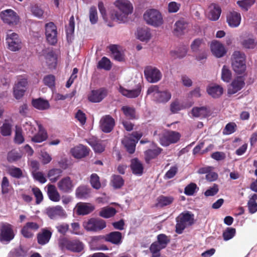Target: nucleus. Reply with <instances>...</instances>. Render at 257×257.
<instances>
[{
	"label": "nucleus",
	"instance_id": "a19ab883",
	"mask_svg": "<svg viewBox=\"0 0 257 257\" xmlns=\"http://www.w3.org/2000/svg\"><path fill=\"white\" fill-rule=\"evenodd\" d=\"M191 48L193 52L196 53L206 49L203 40L200 39H195L191 45Z\"/></svg>",
	"mask_w": 257,
	"mask_h": 257
},
{
	"label": "nucleus",
	"instance_id": "0e129e2a",
	"mask_svg": "<svg viewBox=\"0 0 257 257\" xmlns=\"http://www.w3.org/2000/svg\"><path fill=\"white\" fill-rule=\"evenodd\" d=\"M236 125L234 122L228 123L223 130V134L224 135H230L235 132Z\"/></svg>",
	"mask_w": 257,
	"mask_h": 257
},
{
	"label": "nucleus",
	"instance_id": "f704fd0d",
	"mask_svg": "<svg viewBox=\"0 0 257 257\" xmlns=\"http://www.w3.org/2000/svg\"><path fill=\"white\" fill-rule=\"evenodd\" d=\"M221 8L217 5H212L210 7L208 18L212 21L217 20L221 14Z\"/></svg>",
	"mask_w": 257,
	"mask_h": 257
},
{
	"label": "nucleus",
	"instance_id": "de8ad7c7",
	"mask_svg": "<svg viewBox=\"0 0 257 257\" xmlns=\"http://www.w3.org/2000/svg\"><path fill=\"white\" fill-rule=\"evenodd\" d=\"M157 242L162 247L165 248L167 246L168 244L170 242V236L166 235L165 234L161 233L157 235Z\"/></svg>",
	"mask_w": 257,
	"mask_h": 257
},
{
	"label": "nucleus",
	"instance_id": "8fccbe9b",
	"mask_svg": "<svg viewBox=\"0 0 257 257\" xmlns=\"http://www.w3.org/2000/svg\"><path fill=\"white\" fill-rule=\"evenodd\" d=\"M89 192V190L85 186H80L76 190V195L80 199L85 198L88 196Z\"/></svg>",
	"mask_w": 257,
	"mask_h": 257
},
{
	"label": "nucleus",
	"instance_id": "a211bd4d",
	"mask_svg": "<svg viewBox=\"0 0 257 257\" xmlns=\"http://www.w3.org/2000/svg\"><path fill=\"white\" fill-rule=\"evenodd\" d=\"M188 31V23L184 19H181L175 23L173 33L175 35H183Z\"/></svg>",
	"mask_w": 257,
	"mask_h": 257
},
{
	"label": "nucleus",
	"instance_id": "1a4fd4ad",
	"mask_svg": "<svg viewBox=\"0 0 257 257\" xmlns=\"http://www.w3.org/2000/svg\"><path fill=\"white\" fill-rule=\"evenodd\" d=\"M8 49L11 51H20L22 48V42L18 34L16 33L7 34L6 37Z\"/></svg>",
	"mask_w": 257,
	"mask_h": 257
},
{
	"label": "nucleus",
	"instance_id": "c03bdc74",
	"mask_svg": "<svg viewBox=\"0 0 257 257\" xmlns=\"http://www.w3.org/2000/svg\"><path fill=\"white\" fill-rule=\"evenodd\" d=\"M97 67L98 69L109 70L111 68V62L107 57H103L98 62Z\"/></svg>",
	"mask_w": 257,
	"mask_h": 257
},
{
	"label": "nucleus",
	"instance_id": "ea45409f",
	"mask_svg": "<svg viewBox=\"0 0 257 257\" xmlns=\"http://www.w3.org/2000/svg\"><path fill=\"white\" fill-rule=\"evenodd\" d=\"M13 190L8 177L4 176L1 182V192L3 195L7 194Z\"/></svg>",
	"mask_w": 257,
	"mask_h": 257
},
{
	"label": "nucleus",
	"instance_id": "3c124183",
	"mask_svg": "<svg viewBox=\"0 0 257 257\" xmlns=\"http://www.w3.org/2000/svg\"><path fill=\"white\" fill-rule=\"evenodd\" d=\"M231 77L232 74L230 70L226 65H224L221 71V79L224 82H229Z\"/></svg>",
	"mask_w": 257,
	"mask_h": 257
},
{
	"label": "nucleus",
	"instance_id": "0eeeda50",
	"mask_svg": "<svg viewBox=\"0 0 257 257\" xmlns=\"http://www.w3.org/2000/svg\"><path fill=\"white\" fill-rule=\"evenodd\" d=\"M13 226L8 222L0 224V241L2 242H10L15 237Z\"/></svg>",
	"mask_w": 257,
	"mask_h": 257
},
{
	"label": "nucleus",
	"instance_id": "a18cd8bd",
	"mask_svg": "<svg viewBox=\"0 0 257 257\" xmlns=\"http://www.w3.org/2000/svg\"><path fill=\"white\" fill-rule=\"evenodd\" d=\"M124 180L119 175H113L112 176L111 183L114 189H119L124 185Z\"/></svg>",
	"mask_w": 257,
	"mask_h": 257
},
{
	"label": "nucleus",
	"instance_id": "338daca9",
	"mask_svg": "<svg viewBox=\"0 0 257 257\" xmlns=\"http://www.w3.org/2000/svg\"><path fill=\"white\" fill-rule=\"evenodd\" d=\"M12 132V125L8 123H4L1 127V133L4 136L11 135Z\"/></svg>",
	"mask_w": 257,
	"mask_h": 257
},
{
	"label": "nucleus",
	"instance_id": "c9c22d12",
	"mask_svg": "<svg viewBox=\"0 0 257 257\" xmlns=\"http://www.w3.org/2000/svg\"><path fill=\"white\" fill-rule=\"evenodd\" d=\"M122 143L130 154H132L135 152L136 144L135 139L125 138L122 140Z\"/></svg>",
	"mask_w": 257,
	"mask_h": 257
},
{
	"label": "nucleus",
	"instance_id": "774afa93",
	"mask_svg": "<svg viewBox=\"0 0 257 257\" xmlns=\"http://www.w3.org/2000/svg\"><path fill=\"white\" fill-rule=\"evenodd\" d=\"M255 2V0H242L238 1L237 4L239 7L244 9L245 11H247L248 9Z\"/></svg>",
	"mask_w": 257,
	"mask_h": 257
},
{
	"label": "nucleus",
	"instance_id": "72a5a7b5",
	"mask_svg": "<svg viewBox=\"0 0 257 257\" xmlns=\"http://www.w3.org/2000/svg\"><path fill=\"white\" fill-rule=\"evenodd\" d=\"M174 201V198L172 196L160 195L157 199L156 206L160 207H164L170 205Z\"/></svg>",
	"mask_w": 257,
	"mask_h": 257
},
{
	"label": "nucleus",
	"instance_id": "f03ea898",
	"mask_svg": "<svg viewBox=\"0 0 257 257\" xmlns=\"http://www.w3.org/2000/svg\"><path fill=\"white\" fill-rule=\"evenodd\" d=\"M175 231L181 234L187 226H191L194 223V215L190 211L182 212L176 218Z\"/></svg>",
	"mask_w": 257,
	"mask_h": 257
},
{
	"label": "nucleus",
	"instance_id": "cd10ccee",
	"mask_svg": "<svg viewBox=\"0 0 257 257\" xmlns=\"http://www.w3.org/2000/svg\"><path fill=\"white\" fill-rule=\"evenodd\" d=\"M94 209V207L90 204L86 203H79L77 205V213L79 215H86Z\"/></svg>",
	"mask_w": 257,
	"mask_h": 257
},
{
	"label": "nucleus",
	"instance_id": "864d4df0",
	"mask_svg": "<svg viewBox=\"0 0 257 257\" xmlns=\"http://www.w3.org/2000/svg\"><path fill=\"white\" fill-rule=\"evenodd\" d=\"M74 17L73 16H72L69 19L68 26L66 27V33L67 38H68L69 37H71V35L74 33Z\"/></svg>",
	"mask_w": 257,
	"mask_h": 257
},
{
	"label": "nucleus",
	"instance_id": "b1692460",
	"mask_svg": "<svg viewBox=\"0 0 257 257\" xmlns=\"http://www.w3.org/2000/svg\"><path fill=\"white\" fill-rule=\"evenodd\" d=\"M38 132L32 138L31 141L35 143H41L46 141L48 137L47 132L43 126L38 123Z\"/></svg>",
	"mask_w": 257,
	"mask_h": 257
},
{
	"label": "nucleus",
	"instance_id": "bf43d9fd",
	"mask_svg": "<svg viewBox=\"0 0 257 257\" xmlns=\"http://www.w3.org/2000/svg\"><path fill=\"white\" fill-rule=\"evenodd\" d=\"M198 188L194 183H191L188 184L184 189V193L188 196L193 195L197 191Z\"/></svg>",
	"mask_w": 257,
	"mask_h": 257
},
{
	"label": "nucleus",
	"instance_id": "aec40b11",
	"mask_svg": "<svg viewBox=\"0 0 257 257\" xmlns=\"http://www.w3.org/2000/svg\"><path fill=\"white\" fill-rule=\"evenodd\" d=\"M226 20L230 27H237L240 23L241 15L240 13L235 11L229 12L227 15Z\"/></svg>",
	"mask_w": 257,
	"mask_h": 257
},
{
	"label": "nucleus",
	"instance_id": "6e6552de",
	"mask_svg": "<svg viewBox=\"0 0 257 257\" xmlns=\"http://www.w3.org/2000/svg\"><path fill=\"white\" fill-rule=\"evenodd\" d=\"M179 133L173 131H165L160 137V143L163 146H168L177 143L180 139Z\"/></svg>",
	"mask_w": 257,
	"mask_h": 257
},
{
	"label": "nucleus",
	"instance_id": "ddd939ff",
	"mask_svg": "<svg viewBox=\"0 0 257 257\" xmlns=\"http://www.w3.org/2000/svg\"><path fill=\"white\" fill-rule=\"evenodd\" d=\"M115 125L114 119L109 115L102 117L100 120V128L105 133L111 132Z\"/></svg>",
	"mask_w": 257,
	"mask_h": 257
},
{
	"label": "nucleus",
	"instance_id": "4be33fe9",
	"mask_svg": "<svg viewBox=\"0 0 257 257\" xmlns=\"http://www.w3.org/2000/svg\"><path fill=\"white\" fill-rule=\"evenodd\" d=\"M142 90V86L139 83L137 86L136 88L134 89L128 90L123 88L122 86H120L119 88V91L123 95L128 98H136L138 97L141 94Z\"/></svg>",
	"mask_w": 257,
	"mask_h": 257
},
{
	"label": "nucleus",
	"instance_id": "37998d69",
	"mask_svg": "<svg viewBox=\"0 0 257 257\" xmlns=\"http://www.w3.org/2000/svg\"><path fill=\"white\" fill-rule=\"evenodd\" d=\"M62 173V170L61 169L53 168L48 171L47 177L52 183H55L58 180Z\"/></svg>",
	"mask_w": 257,
	"mask_h": 257
},
{
	"label": "nucleus",
	"instance_id": "393cba45",
	"mask_svg": "<svg viewBox=\"0 0 257 257\" xmlns=\"http://www.w3.org/2000/svg\"><path fill=\"white\" fill-rule=\"evenodd\" d=\"M210 49L212 54L217 58L223 57L226 52L223 45L217 41L211 43Z\"/></svg>",
	"mask_w": 257,
	"mask_h": 257
},
{
	"label": "nucleus",
	"instance_id": "4468645a",
	"mask_svg": "<svg viewBox=\"0 0 257 257\" xmlns=\"http://www.w3.org/2000/svg\"><path fill=\"white\" fill-rule=\"evenodd\" d=\"M46 214L52 219L66 217V213L62 206L57 205L46 209Z\"/></svg>",
	"mask_w": 257,
	"mask_h": 257
},
{
	"label": "nucleus",
	"instance_id": "9d476101",
	"mask_svg": "<svg viewBox=\"0 0 257 257\" xmlns=\"http://www.w3.org/2000/svg\"><path fill=\"white\" fill-rule=\"evenodd\" d=\"M144 75L147 80L150 83H156L162 78V73L156 67L148 66L145 67Z\"/></svg>",
	"mask_w": 257,
	"mask_h": 257
},
{
	"label": "nucleus",
	"instance_id": "20e7f679",
	"mask_svg": "<svg viewBox=\"0 0 257 257\" xmlns=\"http://www.w3.org/2000/svg\"><path fill=\"white\" fill-rule=\"evenodd\" d=\"M0 18L4 24L12 27L17 25L20 20V18L18 14L12 9H7L1 11Z\"/></svg>",
	"mask_w": 257,
	"mask_h": 257
},
{
	"label": "nucleus",
	"instance_id": "680f3d73",
	"mask_svg": "<svg viewBox=\"0 0 257 257\" xmlns=\"http://www.w3.org/2000/svg\"><path fill=\"white\" fill-rule=\"evenodd\" d=\"M32 191L36 198V203L39 204L43 200V196L41 191L38 187L33 188Z\"/></svg>",
	"mask_w": 257,
	"mask_h": 257
},
{
	"label": "nucleus",
	"instance_id": "e433bc0d",
	"mask_svg": "<svg viewBox=\"0 0 257 257\" xmlns=\"http://www.w3.org/2000/svg\"><path fill=\"white\" fill-rule=\"evenodd\" d=\"M46 63L49 68H55L57 65V57L53 51H49L45 56Z\"/></svg>",
	"mask_w": 257,
	"mask_h": 257
},
{
	"label": "nucleus",
	"instance_id": "7ed1b4c3",
	"mask_svg": "<svg viewBox=\"0 0 257 257\" xmlns=\"http://www.w3.org/2000/svg\"><path fill=\"white\" fill-rule=\"evenodd\" d=\"M153 94V99L157 103H166L171 98V94L168 91L159 90L157 85L150 87L147 90V94Z\"/></svg>",
	"mask_w": 257,
	"mask_h": 257
},
{
	"label": "nucleus",
	"instance_id": "4c0bfd02",
	"mask_svg": "<svg viewBox=\"0 0 257 257\" xmlns=\"http://www.w3.org/2000/svg\"><path fill=\"white\" fill-rule=\"evenodd\" d=\"M208 93L214 98L220 96L223 92V88L218 85L210 86L207 89Z\"/></svg>",
	"mask_w": 257,
	"mask_h": 257
},
{
	"label": "nucleus",
	"instance_id": "09e8293b",
	"mask_svg": "<svg viewBox=\"0 0 257 257\" xmlns=\"http://www.w3.org/2000/svg\"><path fill=\"white\" fill-rule=\"evenodd\" d=\"M232 67L234 72L238 74H241L246 70V65L245 62L239 63L237 61L232 62Z\"/></svg>",
	"mask_w": 257,
	"mask_h": 257
},
{
	"label": "nucleus",
	"instance_id": "9b49d317",
	"mask_svg": "<svg viewBox=\"0 0 257 257\" xmlns=\"http://www.w3.org/2000/svg\"><path fill=\"white\" fill-rule=\"evenodd\" d=\"M45 35L48 42L51 45H55L57 42V27L53 22L45 25Z\"/></svg>",
	"mask_w": 257,
	"mask_h": 257
},
{
	"label": "nucleus",
	"instance_id": "c756f323",
	"mask_svg": "<svg viewBox=\"0 0 257 257\" xmlns=\"http://www.w3.org/2000/svg\"><path fill=\"white\" fill-rule=\"evenodd\" d=\"M87 143L92 147L96 153H102L105 150L104 146L96 138L92 137L88 139Z\"/></svg>",
	"mask_w": 257,
	"mask_h": 257
},
{
	"label": "nucleus",
	"instance_id": "5fc2aeb1",
	"mask_svg": "<svg viewBox=\"0 0 257 257\" xmlns=\"http://www.w3.org/2000/svg\"><path fill=\"white\" fill-rule=\"evenodd\" d=\"M236 233V229L232 227H227L223 232V239L228 240L234 237Z\"/></svg>",
	"mask_w": 257,
	"mask_h": 257
},
{
	"label": "nucleus",
	"instance_id": "dca6fc26",
	"mask_svg": "<svg viewBox=\"0 0 257 257\" xmlns=\"http://www.w3.org/2000/svg\"><path fill=\"white\" fill-rule=\"evenodd\" d=\"M59 189L63 193L71 192L74 187L72 180L70 177L63 178L57 184Z\"/></svg>",
	"mask_w": 257,
	"mask_h": 257
},
{
	"label": "nucleus",
	"instance_id": "49530a36",
	"mask_svg": "<svg viewBox=\"0 0 257 257\" xmlns=\"http://www.w3.org/2000/svg\"><path fill=\"white\" fill-rule=\"evenodd\" d=\"M241 44L243 48L245 49H253L256 47L257 43L255 39L251 38H247L241 42Z\"/></svg>",
	"mask_w": 257,
	"mask_h": 257
},
{
	"label": "nucleus",
	"instance_id": "c85d7f7f",
	"mask_svg": "<svg viewBox=\"0 0 257 257\" xmlns=\"http://www.w3.org/2000/svg\"><path fill=\"white\" fill-rule=\"evenodd\" d=\"M47 195L49 198L53 202H58L60 200V195L54 185H47Z\"/></svg>",
	"mask_w": 257,
	"mask_h": 257
},
{
	"label": "nucleus",
	"instance_id": "f3484780",
	"mask_svg": "<svg viewBox=\"0 0 257 257\" xmlns=\"http://www.w3.org/2000/svg\"><path fill=\"white\" fill-rule=\"evenodd\" d=\"M244 79L242 76L236 77L231 82L228 89V93L230 94H235L240 90L244 86Z\"/></svg>",
	"mask_w": 257,
	"mask_h": 257
},
{
	"label": "nucleus",
	"instance_id": "2f4dec72",
	"mask_svg": "<svg viewBox=\"0 0 257 257\" xmlns=\"http://www.w3.org/2000/svg\"><path fill=\"white\" fill-rule=\"evenodd\" d=\"M137 38L142 42H148L151 37L150 30L148 28H141L137 30Z\"/></svg>",
	"mask_w": 257,
	"mask_h": 257
},
{
	"label": "nucleus",
	"instance_id": "f8f14e48",
	"mask_svg": "<svg viewBox=\"0 0 257 257\" xmlns=\"http://www.w3.org/2000/svg\"><path fill=\"white\" fill-rule=\"evenodd\" d=\"M108 94V90L104 87L93 90L88 95V100L93 103L101 102Z\"/></svg>",
	"mask_w": 257,
	"mask_h": 257
},
{
	"label": "nucleus",
	"instance_id": "58836bf2",
	"mask_svg": "<svg viewBox=\"0 0 257 257\" xmlns=\"http://www.w3.org/2000/svg\"><path fill=\"white\" fill-rule=\"evenodd\" d=\"M116 213V210L114 208L112 207H106L101 209L99 213V215L103 218H108L114 216Z\"/></svg>",
	"mask_w": 257,
	"mask_h": 257
},
{
	"label": "nucleus",
	"instance_id": "13d9d810",
	"mask_svg": "<svg viewBox=\"0 0 257 257\" xmlns=\"http://www.w3.org/2000/svg\"><path fill=\"white\" fill-rule=\"evenodd\" d=\"M44 84L50 88H52L55 86V77L52 74H49L45 76L43 78Z\"/></svg>",
	"mask_w": 257,
	"mask_h": 257
},
{
	"label": "nucleus",
	"instance_id": "4d7b16f0",
	"mask_svg": "<svg viewBox=\"0 0 257 257\" xmlns=\"http://www.w3.org/2000/svg\"><path fill=\"white\" fill-rule=\"evenodd\" d=\"M8 173L12 177L18 179L22 178L23 176L21 169L16 167L10 168L8 170Z\"/></svg>",
	"mask_w": 257,
	"mask_h": 257
},
{
	"label": "nucleus",
	"instance_id": "79ce46f5",
	"mask_svg": "<svg viewBox=\"0 0 257 257\" xmlns=\"http://www.w3.org/2000/svg\"><path fill=\"white\" fill-rule=\"evenodd\" d=\"M113 57L115 60L122 61L124 60L123 55L118 50V46L116 45H111L109 47Z\"/></svg>",
	"mask_w": 257,
	"mask_h": 257
},
{
	"label": "nucleus",
	"instance_id": "2eb2a0df",
	"mask_svg": "<svg viewBox=\"0 0 257 257\" xmlns=\"http://www.w3.org/2000/svg\"><path fill=\"white\" fill-rule=\"evenodd\" d=\"M99 237L104 239L107 242L118 245L122 242V235L120 232L115 231H112L105 236H99Z\"/></svg>",
	"mask_w": 257,
	"mask_h": 257
},
{
	"label": "nucleus",
	"instance_id": "e2e57ef3",
	"mask_svg": "<svg viewBox=\"0 0 257 257\" xmlns=\"http://www.w3.org/2000/svg\"><path fill=\"white\" fill-rule=\"evenodd\" d=\"M184 108V105L181 104L178 100H175L170 104V110L172 112H175L180 111Z\"/></svg>",
	"mask_w": 257,
	"mask_h": 257
},
{
	"label": "nucleus",
	"instance_id": "7c9ffc66",
	"mask_svg": "<svg viewBox=\"0 0 257 257\" xmlns=\"http://www.w3.org/2000/svg\"><path fill=\"white\" fill-rule=\"evenodd\" d=\"M32 105L39 110H46L50 107L49 101L42 98L33 99L32 101Z\"/></svg>",
	"mask_w": 257,
	"mask_h": 257
},
{
	"label": "nucleus",
	"instance_id": "39448f33",
	"mask_svg": "<svg viewBox=\"0 0 257 257\" xmlns=\"http://www.w3.org/2000/svg\"><path fill=\"white\" fill-rule=\"evenodd\" d=\"M144 19L148 24L154 27H159L163 23L161 14L155 9L147 10L144 14Z\"/></svg>",
	"mask_w": 257,
	"mask_h": 257
},
{
	"label": "nucleus",
	"instance_id": "423d86ee",
	"mask_svg": "<svg viewBox=\"0 0 257 257\" xmlns=\"http://www.w3.org/2000/svg\"><path fill=\"white\" fill-rule=\"evenodd\" d=\"M83 226L88 231L98 232L106 227V222L101 219L91 218L83 222Z\"/></svg>",
	"mask_w": 257,
	"mask_h": 257
},
{
	"label": "nucleus",
	"instance_id": "69168bd1",
	"mask_svg": "<svg viewBox=\"0 0 257 257\" xmlns=\"http://www.w3.org/2000/svg\"><path fill=\"white\" fill-rule=\"evenodd\" d=\"M21 158V156L17 152L12 151L8 153L7 160L8 162L12 163L18 161Z\"/></svg>",
	"mask_w": 257,
	"mask_h": 257
},
{
	"label": "nucleus",
	"instance_id": "a878e982",
	"mask_svg": "<svg viewBox=\"0 0 257 257\" xmlns=\"http://www.w3.org/2000/svg\"><path fill=\"white\" fill-rule=\"evenodd\" d=\"M52 233L46 228H43L42 232L37 234V238L38 243L40 245L47 243L51 236Z\"/></svg>",
	"mask_w": 257,
	"mask_h": 257
},
{
	"label": "nucleus",
	"instance_id": "412c9836",
	"mask_svg": "<svg viewBox=\"0 0 257 257\" xmlns=\"http://www.w3.org/2000/svg\"><path fill=\"white\" fill-rule=\"evenodd\" d=\"M89 151V149L87 147L82 145H79L72 149L71 152L74 158L81 159L88 156Z\"/></svg>",
	"mask_w": 257,
	"mask_h": 257
},
{
	"label": "nucleus",
	"instance_id": "bb28decb",
	"mask_svg": "<svg viewBox=\"0 0 257 257\" xmlns=\"http://www.w3.org/2000/svg\"><path fill=\"white\" fill-rule=\"evenodd\" d=\"M130 167L134 174L139 176L142 175L144 167L138 159L134 158L131 160Z\"/></svg>",
	"mask_w": 257,
	"mask_h": 257
},
{
	"label": "nucleus",
	"instance_id": "6e6d98bb",
	"mask_svg": "<svg viewBox=\"0 0 257 257\" xmlns=\"http://www.w3.org/2000/svg\"><path fill=\"white\" fill-rule=\"evenodd\" d=\"M245 54L239 51H234L232 55V62L237 61V62H245Z\"/></svg>",
	"mask_w": 257,
	"mask_h": 257
},
{
	"label": "nucleus",
	"instance_id": "052dcab7",
	"mask_svg": "<svg viewBox=\"0 0 257 257\" xmlns=\"http://www.w3.org/2000/svg\"><path fill=\"white\" fill-rule=\"evenodd\" d=\"M89 17L90 22L92 24H95L97 22V11L95 7H92L90 8Z\"/></svg>",
	"mask_w": 257,
	"mask_h": 257
},
{
	"label": "nucleus",
	"instance_id": "6ab92c4d",
	"mask_svg": "<svg viewBox=\"0 0 257 257\" xmlns=\"http://www.w3.org/2000/svg\"><path fill=\"white\" fill-rule=\"evenodd\" d=\"M137 118L136 113H122L120 119L124 128L126 131L130 132L133 130L134 125L131 120Z\"/></svg>",
	"mask_w": 257,
	"mask_h": 257
},
{
	"label": "nucleus",
	"instance_id": "603ef678",
	"mask_svg": "<svg viewBox=\"0 0 257 257\" xmlns=\"http://www.w3.org/2000/svg\"><path fill=\"white\" fill-rule=\"evenodd\" d=\"M90 182L92 187L95 189H99L101 187L100 178L96 173H93L90 176Z\"/></svg>",
	"mask_w": 257,
	"mask_h": 257
},
{
	"label": "nucleus",
	"instance_id": "5701e85b",
	"mask_svg": "<svg viewBox=\"0 0 257 257\" xmlns=\"http://www.w3.org/2000/svg\"><path fill=\"white\" fill-rule=\"evenodd\" d=\"M64 244L67 249L74 252H80L84 248L83 243L78 240H67Z\"/></svg>",
	"mask_w": 257,
	"mask_h": 257
},
{
	"label": "nucleus",
	"instance_id": "f257e3e1",
	"mask_svg": "<svg viewBox=\"0 0 257 257\" xmlns=\"http://www.w3.org/2000/svg\"><path fill=\"white\" fill-rule=\"evenodd\" d=\"M116 9L111 12V19L118 23H124L133 12V6L128 0H116L114 3Z\"/></svg>",
	"mask_w": 257,
	"mask_h": 257
},
{
	"label": "nucleus",
	"instance_id": "473e14b6",
	"mask_svg": "<svg viewBox=\"0 0 257 257\" xmlns=\"http://www.w3.org/2000/svg\"><path fill=\"white\" fill-rule=\"evenodd\" d=\"M162 151V149L157 147L154 149H148L145 152V157L146 162L148 163L150 161L155 159L159 156Z\"/></svg>",
	"mask_w": 257,
	"mask_h": 257
}]
</instances>
